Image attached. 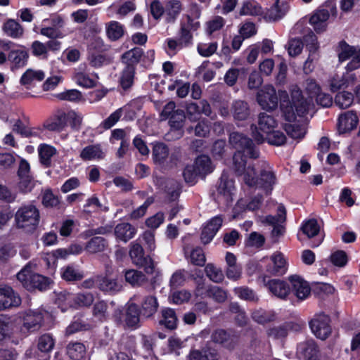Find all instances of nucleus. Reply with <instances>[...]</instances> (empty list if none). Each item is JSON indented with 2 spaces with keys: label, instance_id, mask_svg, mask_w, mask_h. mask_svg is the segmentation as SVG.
Returning a JSON list of instances; mask_svg holds the SVG:
<instances>
[{
  "label": "nucleus",
  "instance_id": "61",
  "mask_svg": "<svg viewBox=\"0 0 360 360\" xmlns=\"http://www.w3.org/2000/svg\"><path fill=\"white\" fill-rule=\"evenodd\" d=\"M94 297L91 292H81L75 294L73 308L89 307L94 302Z\"/></svg>",
  "mask_w": 360,
  "mask_h": 360
},
{
  "label": "nucleus",
  "instance_id": "12",
  "mask_svg": "<svg viewBox=\"0 0 360 360\" xmlns=\"http://www.w3.org/2000/svg\"><path fill=\"white\" fill-rule=\"evenodd\" d=\"M266 271L272 276H283L286 274L288 269V259L280 251L274 252L266 259Z\"/></svg>",
  "mask_w": 360,
  "mask_h": 360
},
{
  "label": "nucleus",
  "instance_id": "43",
  "mask_svg": "<svg viewBox=\"0 0 360 360\" xmlns=\"http://www.w3.org/2000/svg\"><path fill=\"white\" fill-rule=\"evenodd\" d=\"M258 126L264 136L274 129L276 122L272 116L262 112L259 115Z\"/></svg>",
  "mask_w": 360,
  "mask_h": 360
},
{
  "label": "nucleus",
  "instance_id": "50",
  "mask_svg": "<svg viewBox=\"0 0 360 360\" xmlns=\"http://www.w3.org/2000/svg\"><path fill=\"white\" fill-rule=\"evenodd\" d=\"M143 55V51L140 48H134L125 52L122 57V62L127 65H134L139 63Z\"/></svg>",
  "mask_w": 360,
  "mask_h": 360
},
{
  "label": "nucleus",
  "instance_id": "53",
  "mask_svg": "<svg viewBox=\"0 0 360 360\" xmlns=\"http://www.w3.org/2000/svg\"><path fill=\"white\" fill-rule=\"evenodd\" d=\"M185 255L189 257L192 264L197 266H203L205 263V256L201 248H196L193 249L190 252L188 248L184 249Z\"/></svg>",
  "mask_w": 360,
  "mask_h": 360
},
{
  "label": "nucleus",
  "instance_id": "39",
  "mask_svg": "<svg viewBox=\"0 0 360 360\" xmlns=\"http://www.w3.org/2000/svg\"><path fill=\"white\" fill-rule=\"evenodd\" d=\"M189 360H218L219 354L215 349H204L202 351L193 349L188 354Z\"/></svg>",
  "mask_w": 360,
  "mask_h": 360
},
{
  "label": "nucleus",
  "instance_id": "15",
  "mask_svg": "<svg viewBox=\"0 0 360 360\" xmlns=\"http://www.w3.org/2000/svg\"><path fill=\"white\" fill-rule=\"evenodd\" d=\"M310 328L316 338L326 340L331 333L329 316L324 314L315 315L310 322Z\"/></svg>",
  "mask_w": 360,
  "mask_h": 360
},
{
  "label": "nucleus",
  "instance_id": "64",
  "mask_svg": "<svg viewBox=\"0 0 360 360\" xmlns=\"http://www.w3.org/2000/svg\"><path fill=\"white\" fill-rule=\"evenodd\" d=\"M186 116L182 110L173 112L169 119V124L172 130H179L183 127Z\"/></svg>",
  "mask_w": 360,
  "mask_h": 360
},
{
  "label": "nucleus",
  "instance_id": "10",
  "mask_svg": "<svg viewBox=\"0 0 360 360\" xmlns=\"http://www.w3.org/2000/svg\"><path fill=\"white\" fill-rule=\"evenodd\" d=\"M46 314V312L39 309L27 310L23 312L21 332L24 334H29L39 330L42 326Z\"/></svg>",
  "mask_w": 360,
  "mask_h": 360
},
{
  "label": "nucleus",
  "instance_id": "35",
  "mask_svg": "<svg viewBox=\"0 0 360 360\" xmlns=\"http://www.w3.org/2000/svg\"><path fill=\"white\" fill-rule=\"evenodd\" d=\"M182 10V5L178 0H170L165 4V18L167 22H174Z\"/></svg>",
  "mask_w": 360,
  "mask_h": 360
},
{
  "label": "nucleus",
  "instance_id": "7",
  "mask_svg": "<svg viewBox=\"0 0 360 360\" xmlns=\"http://www.w3.org/2000/svg\"><path fill=\"white\" fill-rule=\"evenodd\" d=\"M338 60L340 63L349 60L345 66L347 72H352L360 68V47L350 46L345 41L339 44Z\"/></svg>",
  "mask_w": 360,
  "mask_h": 360
},
{
  "label": "nucleus",
  "instance_id": "31",
  "mask_svg": "<svg viewBox=\"0 0 360 360\" xmlns=\"http://www.w3.org/2000/svg\"><path fill=\"white\" fill-rule=\"evenodd\" d=\"M45 76L43 70L30 68L22 74L20 82L25 86L34 85L35 82H41Z\"/></svg>",
  "mask_w": 360,
  "mask_h": 360
},
{
  "label": "nucleus",
  "instance_id": "1",
  "mask_svg": "<svg viewBox=\"0 0 360 360\" xmlns=\"http://www.w3.org/2000/svg\"><path fill=\"white\" fill-rule=\"evenodd\" d=\"M230 143L236 149L233 160L236 172L248 186H262L265 188L271 186L276 183V177L271 167L265 162H262V169L260 172V181H259L254 165L248 162L246 158L255 159L259 157V152L255 148L251 139L237 132L230 135Z\"/></svg>",
  "mask_w": 360,
  "mask_h": 360
},
{
  "label": "nucleus",
  "instance_id": "52",
  "mask_svg": "<svg viewBox=\"0 0 360 360\" xmlns=\"http://www.w3.org/2000/svg\"><path fill=\"white\" fill-rule=\"evenodd\" d=\"M125 280L131 285H140L146 281V276L141 271L134 269H129L124 274Z\"/></svg>",
  "mask_w": 360,
  "mask_h": 360
},
{
  "label": "nucleus",
  "instance_id": "5",
  "mask_svg": "<svg viewBox=\"0 0 360 360\" xmlns=\"http://www.w3.org/2000/svg\"><path fill=\"white\" fill-rule=\"evenodd\" d=\"M39 210L33 204L20 206L15 214L16 226L27 232L35 230L39 225Z\"/></svg>",
  "mask_w": 360,
  "mask_h": 360
},
{
  "label": "nucleus",
  "instance_id": "3",
  "mask_svg": "<svg viewBox=\"0 0 360 360\" xmlns=\"http://www.w3.org/2000/svg\"><path fill=\"white\" fill-rule=\"evenodd\" d=\"M306 91L309 95V100L304 99L300 89L297 86H293L291 89V100L290 102L295 108L300 117H303L313 105L312 99L321 92V86L313 79L306 80Z\"/></svg>",
  "mask_w": 360,
  "mask_h": 360
},
{
  "label": "nucleus",
  "instance_id": "37",
  "mask_svg": "<svg viewBox=\"0 0 360 360\" xmlns=\"http://www.w3.org/2000/svg\"><path fill=\"white\" fill-rule=\"evenodd\" d=\"M271 6L265 13V18L269 20H277L281 19L287 12V8L283 5H279V0H270Z\"/></svg>",
  "mask_w": 360,
  "mask_h": 360
},
{
  "label": "nucleus",
  "instance_id": "19",
  "mask_svg": "<svg viewBox=\"0 0 360 360\" xmlns=\"http://www.w3.org/2000/svg\"><path fill=\"white\" fill-rule=\"evenodd\" d=\"M297 354L304 360H319L321 356L318 346L313 340L300 342L297 346Z\"/></svg>",
  "mask_w": 360,
  "mask_h": 360
},
{
  "label": "nucleus",
  "instance_id": "32",
  "mask_svg": "<svg viewBox=\"0 0 360 360\" xmlns=\"http://www.w3.org/2000/svg\"><path fill=\"white\" fill-rule=\"evenodd\" d=\"M124 322L126 326L130 328L136 327L139 322V310L135 303H127L126 311L124 315Z\"/></svg>",
  "mask_w": 360,
  "mask_h": 360
},
{
  "label": "nucleus",
  "instance_id": "48",
  "mask_svg": "<svg viewBox=\"0 0 360 360\" xmlns=\"http://www.w3.org/2000/svg\"><path fill=\"white\" fill-rule=\"evenodd\" d=\"M354 102L352 93L342 91L336 94L335 104L341 109H346L350 107Z\"/></svg>",
  "mask_w": 360,
  "mask_h": 360
},
{
  "label": "nucleus",
  "instance_id": "11",
  "mask_svg": "<svg viewBox=\"0 0 360 360\" xmlns=\"http://www.w3.org/2000/svg\"><path fill=\"white\" fill-rule=\"evenodd\" d=\"M356 79V75L349 72H334L328 77L326 86L331 92H337L341 89H345L354 84Z\"/></svg>",
  "mask_w": 360,
  "mask_h": 360
},
{
  "label": "nucleus",
  "instance_id": "63",
  "mask_svg": "<svg viewBox=\"0 0 360 360\" xmlns=\"http://www.w3.org/2000/svg\"><path fill=\"white\" fill-rule=\"evenodd\" d=\"M302 230L307 237L312 238L319 233L320 226L316 219H311L303 223Z\"/></svg>",
  "mask_w": 360,
  "mask_h": 360
},
{
  "label": "nucleus",
  "instance_id": "33",
  "mask_svg": "<svg viewBox=\"0 0 360 360\" xmlns=\"http://www.w3.org/2000/svg\"><path fill=\"white\" fill-rule=\"evenodd\" d=\"M136 229L129 223L118 224L115 228V235L118 240L127 242L136 234Z\"/></svg>",
  "mask_w": 360,
  "mask_h": 360
},
{
  "label": "nucleus",
  "instance_id": "2",
  "mask_svg": "<svg viewBox=\"0 0 360 360\" xmlns=\"http://www.w3.org/2000/svg\"><path fill=\"white\" fill-rule=\"evenodd\" d=\"M278 96L281 110L285 121L288 122L284 124L286 133L293 139H303L306 134V127L301 124L300 120L297 121V115H299L295 112V108L290 102L288 93L285 91H278Z\"/></svg>",
  "mask_w": 360,
  "mask_h": 360
},
{
  "label": "nucleus",
  "instance_id": "22",
  "mask_svg": "<svg viewBox=\"0 0 360 360\" xmlns=\"http://www.w3.org/2000/svg\"><path fill=\"white\" fill-rule=\"evenodd\" d=\"M223 219L221 216H216L212 218L203 227L201 233V240L204 244L210 243L217 232L221 228Z\"/></svg>",
  "mask_w": 360,
  "mask_h": 360
},
{
  "label": "nucleus",
  "instance_id": "54",
  "mask_svg": "<svg viewBox=\"0 0 360 360\" xmlns=\"http://www.w3.org/2000/svg\"><path fill=\"white\" fill-rule=\"evenodd\" d=\"M38 150L41 162L46 166H49L51 158L56 153V148L51 146L43 144L39 146Z\"/></svg>",
  "mask_w": 360,
  "mask_h": 360
},
{
  "label": "nucleus",
  "instance_id": "41",
  "mask_svg": "<svg viewBox=\"0 0 360 360\" xmlns=\"http://www.w3.org/2000/svg\"><path fill=\"white\" fill-rule=\"evenodd\" d=\"M262 198L261 195H257L253 198L247 200L245 199H240L237 202L234 210L236 212H238L240 210H255L258 209L262 203Z\"/></svg>",
  "mask_w": 360,
  "mask_h": 360
},
{
  "label": "nucleus",
  "instance_id": "59",
  "mask_svg": "<svg viewBox=\"0 0 360 360\" xmlns=\"http://www.w3.org/2000/svg\"><path fill=\"white\" fill-rule=\"evenodd\" d=\"M56 302L63 311L68 307H73L75 302V294L68 292H61L58 294Z\"/></svg>",
  "mask_w": 360,
  "mask_h": 360
},
{
  "label": "nucleus",
  "instance_id": "46",
  "mask_svg": "<svg viewBox=\"0 0 360 360\" xmlns=\"http://www.w3.org/2000/svg\"><path fill=\"white\" fill-rule=\"evenodd\" d=\"M70 253L68 248H58L50 253L46 255L45 257V261L49 266H52L54 268L56 266V263L58 259H65L70 256Z\"/></svg>",
  "mask_w": 360,
  "mask_h": 360
},
{
  "label": "nucleus",
  "instance_id": "36",
  "mask_svg": "<svg viewBox=\"0 0 360 360\" xmlns=\"http://www.w3.org/2000/svg\"><path fill=\"white\" fill-rule=\"evenodd\" d=\"M158 307L157 297L155 295H147L142 300L141 309L143 316L150 317L156 313Z\"/></svg>",
  "mask_w": 360,
  "mask_h": 360
},
{
  "label": "nucleus",
  "instance_id": "40",
  "mask_svg": "<svg viewBox=\"0 0 360 360\" xmlns=\"http://www.w3.org/2000/svg\"><path fill=\"white\" fill-rule=\"evenodd\" d=\"M62 278L67 281H75L81 280L84 277V274L79 269L74 265L69 264L60 269Z\"/></svg>",
  "mask_w": 360,
  "mask_h": 360
},
{
  "label": "nucleus",
  "instance_id": "4",
  "mask_svg": "<svg viewBox=\"0 0 360 360\" xmlns=\"http://www.w3.org/2000/svg\"><path fill=\"white\" fill-rule=\"evenodd\" d=\"M37 264L34 261L28 262L16 275L18 281L28 290H46L51 283L50 278L37 274Z\"/></svg>",
  "mask_w": 360,
  "mask_h": 360
},
{
  "label": "nucleus",
  "instance_id": "6",
  "mask_svg": "<svg viewBox=\"0 0 360 360\" xmlns=\"http://www.w3.org/2000/svg\"><path fill=\"white\" fill-rule=\"evenodd\" d=\"M336 14L335 5L332 2H327L311 15L309 23L316 32H323L328 27L330 17H335Z\"/></svg>",
  "mask_w": 360,
  "mask_h": 360
},
{
  "label": "nucleus",
  "instance_id": "17",
  "mask_svg": "<svg viewBox=\"0 0 360 360\" xmlns=\"http://www.w3.org/2000/svg\"><path fill=\"white\" fill-rule=\"evenodd\" d=\"M290 283V291L300 301L307 299L311 294V288L307 281L298 275H292L288 277Z\"/></svg>",
  "mask_w": 360,
  "mask_h": 360
},
{
  "label": "nucleus",
  "instance_id": "55",
  "mask_svg": "<svg viewBox=\"0 0 360 360\" xmlns=\"http://www.w3.org/2000/svg\"><path fill=\"white\" fill-rule=\"evenodd\" d=\"M54 345L55 340L51 334H44L38 339L37 347L41 352H50L53 349Z\"/></svg>",
  "mask_w": 360,
  "mask_h": 360
},
{
  "label": "nucleus",
  "instance_id": "34",
  "mask_svg": "<svg viewBox=\"0 0 360 360\" xmlns=\"http://www.w3.org/2000/svg\"><path fill=\"white\" fill-rule=\"evenodd\" d=\"M65 119V112L58 111L46 121L44 126L49 131H60L66 127Z\"/></svg>",
  "mask_w": 360,
  "mask_h": 360
},
{
  "label": "nucleus",
  "instance_id": "23",
  "mask_svg": "<svg viewBox=\"0 0 360 360\" xmlns=\"http://www.w3.org/2000/svg\"><path fill=\"white\" fill-rule=\"evenodd\" d=\"M359 123V117L353 111L342 114L338 119V131L345 134L354 129Z\"/></svg>",
  "mask_w": 360,
  "mask_h": 360
},
{
  "label": "nucleus",
  "instance_id": "51",
  "mask_svg": "<svg viewBox=\"0 0 360 360\" xmlns=\"http://www.w3.org/2000/svg\"><path fill=\"white\" fill-rule=\"evenodd\" d=\"M211 338L214 342L223 345L224 347H231L233 345V338L224 330H215Z\"/></svg>",
  "mask_w": 360,
  "mask_h": 360
},
{
  "label": "nucleus",
  "instance_id": "16",
  "mask_svg": "<svg viewBox=\"0 0 360 360\" xmlns=\"http://www.w3.org/2000/svg\"><path fill=\"white\" fill-rule=\"evenodd\" d=\"M285 220V209L283 205H279L277 207L276 216L268 215L259 217V221L265 225L273 226L272 235L278 236L283 233L284 228L281 225Z\"/></svg>",
  "mask_w": 360,
  "mask_h": 360
},
{
  "label": "nucleus",
  "instance_id": "13",
  "mask_svg": "<svg viewBox=\"0 0 360 360\" xmlns=\"http://www.w3.org/2000/svg\"><path fill=\"white\" fill-rule=\"evenodd\" d=\"M129 255L132 262L141 268H143L147 274H153L154 271V263L149 257L144 256V252L142 246L136 243H131Z\"/></svg>",
  "mask_w": 360,
  "mask_h": 360
},
{
  "label": "nucleus",
  "instance_id": "58",
  "mask_svg": "<svg viewBox=\"0 0 360 360\" xmlns=\"http://www.w3.org/2000/svg\"><path fill=\"white\" fill-rule=\"evenodd\" d=\"M65 124L70 125L72 129L79 130L82 122V116L81 114L74 111L70 110L65 112Z\"/></svg>",
  "mask_w": 360,
  "mask_h": 360
},
{
  "label": "nucleus",
  "instance_id": "18",
  "mask_svg": "<svg viewBox=\"0 0 360 360\" xmlns=\"http://www.w3.org/2000/svg\"><path fill=\"white\" fill-rule=\"evenodd\" d=\"M21 304L20 296L8 285H0V311L18 307Z\"/></svg>",
  "mask_w": 360,
  "mask_h": 360
},
{
  "label": "nucleus",
  "instance_id": "30",
  "mask_svg": "<svg viewBox=\"0 0 360 360\" xmlns=\"http://www.w3.org/2000/svg\"><path fill=\"white\" fill-rule=\"evenodd\" d=\"M105 30L107 37L112 41L120 39L125 33L124 25L115 20L105 23Z\"/></svg>",
  "mask_w": 360,
  "mask_h": 360
},
{
  "label": "nucleus",
  "instance_id": "38",
  "mask_svg": "<svg viewBox=\"0 0 360 360\" xmlns=\"http://www.w3.org/2000/svg\"><path fill=\"white\" fill-rule=\"evenodd\" d=\"M67 354L72 360H82L86 354V346L79 342H70L67 346Z\"/></svg>",
  "mask_w": 360,
  "mask_h": 360
},
{
  "label": "nucleus",
  "instance_id": "57",
  "mask_svg": "<svg viewBox=\"0 0 360 360\" xmlns=\"http://www.w3.org/2000/svg\"><path fill=\"white\" fill-rule=\"evenodd\" d=\"M329 260L337 267H344L348 262V256L344 250H337L331 252Z\"/></svg>",
  "mask_w": 360,
  "mask_h": 360
},
{
  "label": "nucleus",
  "instance_id": "29",
  "mask_svg": "<svg viewBox=\"0 0 360 360\" xmlns=\"http://www.w3.org/2000/svg\"><path fill=\"white\" fill-rule=\"evenodd\" d=\"M4 33L13 39H20L24 34L23 27L13 19L7 20L2 26Z\"/></svg>",
  "mask_w": 360,
  "mask_h": 360
},
{
  "label": "nucleus",
  "instance_id": "28",
  "mask_svg": "<svg viewBox=\"0 0 360 360\" xmlns=\"http://www.w3.org/2000/svg\"><path fill=\"white\" fill-rule=\"evenodd\" d=\"M253 136L255 139L259 143H262L264 140H266L269 143L275 146H281L285 143L286 141V137L283 132L280 131H274V129L265 136L259 132L254 134Z\"/></svg>",
  "mask_w": 360,
  "mask_h": 360
},
{
  "label": "nucleus",
  "instance_id": "47",
  "mask_svg": "<svg viewBox=\"0 0 360 360\" xmlns=\"http://www.w3.org/2000/svg\"><path fill=\"white\" fill-rule=\"evenodd\" d=\"M106 240L100 236L91 238L86 245L85 249L89 253H97L103 252L107 247Z\"/></svg>",
  "mask_w": 360,
  "mask_h": 360
},
{
  "label": "nucleus",
  "instance_id": "49",
  "mask_svg": "<svg viewBox=\"0 0 360 360\" xmlns=\"http://www.w3.org/2000/svg\"><path fill=\"white\" fill-rule=\"evenodd\" d=\"M153 158L155 162L161 164L169 155V150L162 143H155L153 147Z\"/></svg>",
  "mask_w": 360,
  "mask_h": 360
},
{
  "label": "nucleus",
  "instance_id": "44",
  "mask_svg": "<svg viewBox=\"0 0 360 360\" xmlns=\"http://www.w3.org/2000/svg\"><path fill=\"white\" fill-rule=\"evenodd\" d=\"M162 319L160 323L169 329H174L176 327L177 317L174 309L171 308H163L161 311Z\"/></svg>",
  "mask_w": 360,
  "mask_h": 360
},
{
  "label": "nucleus",
  "instance_id": "60",
  "mask_svg": "<svg viewBox=\"0 0 360 360\" xmlns=\"http://www.w3.org/2000/svg\"><path fill=\"white\" fill-rule=\"evenodd\" d=\"M233 116L239 120H245L249 115L248 104L242 101H236L233 105Z\"/></svg>",
  "mask_w": 360,
  "mask_h": 360
},
{
  "label": "nucleus",
  "instance_id": "56",
  "mask_svg": "<svg viewBox=\"0 0 360 360\" xmlns=\"http://www.w3.org/2000/svg\"><path fill=\"white\" fill-rule=\"evenodd\" d=\"M108 304L104 301L95 303L93 308V316L99 321H105L108 318Z\"/></svg>",
  "mask_w": 360,
  "mask_h": 360
},
{
  "label": "nucleus",
  "instance_id": "42",
  "mask_svg": "<svg viewBox=\"0 0 360 360\" xmlns=\"http://www.w3.org/2000/svg\"><path fill=\"white\" fill-rule=\"evenodd\" d=\"M194 165L200 176H204L214 170V166L211 160L207 155L198 156L195 159Z\"/></svg>",
  "mask_w": 360,
  "mask_h": 360
},
{
  "label": "nucleus",
  "instance_id": "26",
  "mask_svg": "<svg viewBox=\"0 0 360 360\" xmlns=\"http://www.w3.org/2000/svg\"><path fill=\"white\" fill-rule=\"evenodd\" d=\"M304 40L306 44L307 49L309 51V56L304 65V70L306 73H309L311 72L314 68V65H312L314 59L311 57L312 54L319 49V44L317 42V37L313 32H310L306 35Z\"/></svg>",
  "mask_w": 360,
  "mask_h": 360
},
{
  "label": "nucleus",
  "instance_id": "25",
  "mask_svg": "<svg viewBox=\"0 0 360 360\" xmlns=\"http://www.w3.org/2000/svg\"><path fill=\"white\" fill-rule=\"evenodd\" d=\"M266 286L271 294L280 299H285L290 292V285L283 280L271 279Z\"/></svg>",
  "mask_w": 360,
  "mask_h": 360
},
{
  "label": "nucleus",
  "instance_id": "9",
  "mask_svg": "<svg viewBox=\"0 0 360 360\" xmlns=\"http://www.w3.org/2000/svg\"><path fill=\"white\" fill-rule=\"evenodd\" d=\"M236 191L234 181L223 173L217 187L216 200L219 204L228 206L233 201Z\"/></svg>",
  "mask_w": 360,
  "mask_h": 360
},
{
  "label": "nucleus",
  "instance_id": "14",
  "mask_svg": "<svg viewBox=\"0 0 360 360\" xmlns=\"http://www.w3.org/2000/svg\"><path fill=\"white\" fill-rule=\"evenodd\" d=\"M257 101L262 109L267 111L275 110L278 103L275 88L271 85L264 86L257 92Z\"/></svg>",
  "mask_w": 360,
  "mask_h": 360
},
{
  "label": "nucleus",
  "instance_id": "8",
  "mask_svg": "<svg viewBox=\"0 0 360 360\" xmlns=\"http://www.w3.org/2000/svg\"><path fill=\"white\" fill-rule=\"evenodd\" d=\"M65 24L64 18L58 14H52L42 20L40 34L50 39H62L64 35L60 30Z\"/></svg>",
  "mask_w": 360,
  "mask_h": 360
},
{
  "label": "nucleus",
  "instance_id": "20",
  "mask_svg": "<svg viewBox=\"0 0 360 360\" xmlns=\"http://www.w3.org/2000/svg\"><path fill=\"white\" fill-rule=\"evenodd\" d=\"M96 284L101 291L110 295L120 292L122 288L121 282L110 275L98 276Z\"/></svg>",
  "mask_w": 360,
  "mask_h": 360
},
{
  "label": "nucleus",
  "instance_id": "24",
  "mask_svg": "<svg viewBox=\"0 0 360 360\" xmlns=\"http://www.w3.org/2000/svg\"><path fill=\"white\" fill-rule=\"evenodd\" d=\"M105 149L101 144L89 145L80 152L79 157L84 161L100 160L105 158Z\"/></svg>",
  "mask_w": 360,
  "mask_h": 360
},
{
  "label": "nucleus",
  "instance_id": "21",
  "mask_svg": "<svg viewBox=\"0 0 360 360\" xmlns=\"http://www.w3.org/2000/svg\"><path fill=\"white\" fill-rule=\"evenodd\" d=\"M29 53L26 49L21 46L20 49H12L8 55V60L11 63L12 71L22 68L27 63Z\"/></svg>",
  "mask_w": 360,
  "mask_h": 360
},
{
  "label": "nucleus",
  "instance_id": "45",
  "mask_svg": "<svg viewBox=\"0 0 360 360\" xmlns=\"http://www.w3.org/2000/svg\"><path fill=\"white\" fill-rule=\"evenodd\" d=\"M130 110L129 105H124L115 112L111 113L110 116L102 122L103 128L108 129L113 127L120 119L123 114H127Z\"/></svg>",
  "mask_w": 360,
  "mask_h": 360
},
{
  "label": "nucleus",
  "instance_id": "62",
  "mask_svg": "<svg viewBox=\"0 0 360 360\" xmlns=\"http://www.w3.org/2000/svg\"><path fill=\"white\" fill-rule=\"evenodd\" d=\"M134 67L127 65L123 70L120 78V84L124 89H129L131 86L134 82Z\"/></svg>",
  "mask_w": 360,
  "mask_h": 360
},
{
  "label": "nucleus",
  "instance_id": "27",
  "mask_svg": "<svg viewBox=\"0 0 360 360\" xmlns=\"http://www.w3.org/2000/svg\"><path fill=\"white\" fill-rule=\"evenodd\" d=\"M75 83L83 88L89 89L96 86L98 77L94 74H89L78 70L72 77Z\"/></svg>",
  "mask_w": 360,
  "mask_h": 360
}]
</instances>
